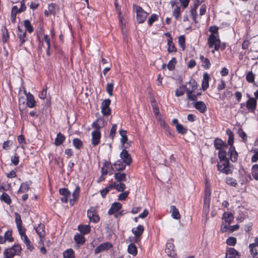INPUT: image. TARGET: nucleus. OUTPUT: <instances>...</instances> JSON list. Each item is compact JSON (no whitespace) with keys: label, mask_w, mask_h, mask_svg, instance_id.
<instances>
[{"label":"nucleus","mask_w":258,"mask_h":258,"mask_svg":"<svg viewBox=\"0 0 258 258\" xmlns=\"http://www.w3.org/2000/svg\"><path fill=\"white\" fill-rule=\"evenodd\" d=\"M21 250L22 248L20 244H14L5 250L4 258H13L16 255H19Z\"/></svg>","instance_id":"1"},{"label":"nucleus","mask_w":258,"mask_h":258,"mask_svg":"<svg viewBox=\"0 0 258 258\" xmlns=\"http://www.w3.org/2000/svg\"><path fill=\"white\" fill-rule=\"evenodd\" d=\"M208 42L209 47H214V50L212 51L213 53H214L215 50L217 51L220 48L221 41L219 36L211 34L208 39Z\"/></svg>","instance_id":"2"},{"label":"nucleus","mask_w":258,"mask_h":258,"mask_svg":"<svg viewBox=\"0 0 258 258\" xmlns=\"http://www.w3.org/2000/svg\"><path fill=\"white\" fill-rule=\"evenodd\" d=\"M134 8L137 13V20L139 23H143L146 20L148 14L145 12L142 8L138 5H134Z\"/></svg>","instance_id":"3"},{"label":"nucleus","mask_w":258,"mask_h":258,"mask_svg":"<svg viewBox=\"0 0 258 258\" xmlns=\"http://www.w3.org/2000/svg\"><path fill=\"white\" fill-rule=\"evenodd\" d=\"M87 217L91 222L97 223L100 220V218L97 213L96 209L94 207H91L87 211Z\"/></svg>","instance_id":"4"},{"label":"nucleus","mask_w":258,"mask_h":258,"mask_svg":"<svg viewBox=\"0 0 258 258\" xmlns=\"http://www.w3.org/2000/svg\"><path fill=\"white\" fill-rule=\"evenodd\" d=\"M110 103L111 100L109 99H105L101 103V112L105 116H109L111 113V109L109 107Z\"/></svg>","instance_id":"5"},{"label":"nucleus","mask_w":258,"mask_h":258,"mask_svg":"<svg viewBox=\"0 0 258 258\" xmlns=\"http://www.w3.org/2000/svg\"><path fill=\"white\" fill-rule=\"evenodd\" d=\"M34 229L40 239V242L43 243L46 233L45 225L42 223H40L37 226H35Z\"/></svg>","instance_id":"6"},{"label":"nucleus","mask_w":258,"mask_h":258,"mask_svg":"<svg viewBox=\"0 0 258 258\" xmlns=\"http://www.w3.org/2000/svg\"><path fill=\"white\" fill-rule=\"evenodd\" d=\"M222 219L224 220L225 223H222L221 225V228L223 226L225 229V231H226L231 222L233 220L234 217L231 213L224 212L223 215Z\"/></svg>","instance_id":"7"},{"label":"nucleus","mask_w":258,"mask_h":258,"mask_svg":"<svg viewBox=\"0 0 258 258\" xmlns=\"http://www.w3.org/2000/svg\"><path fill=\"white\" fill-rule=\"evenodd\" d=\"M113 245L109 242H106L99 245L95 249L94 252L95 254H98L99 253L103 252L105 251H107L112 248Z\"/></svg>","instance_id":"8"},{"label":"nucleus","mask_w":258,"mask_h":258,"mask_svg":"<svg viewBox=\"0 0 258 258\" xmlns=\"http://www.w3.org/2000/svg\"><path fill=\"white\" fill-rule=\"evenodd\" d=\"M91 144L93 146L95 147L100 143L101 133L99 131L95 130L92 132Z\"/></svg>","instance_id":"9"},{"label":"nucleus","mask_w":258,"mask_h":258,"mask_svg":"<svg viewBox=\"0 0 258 258\" xmlns=\"http://www.w3.org/2000/svg\"><path fill=\"white\" fill-rule=\"evenodd\" d=\"M144 230L143 226L139 225L136 228L132 229V232L135 236L134 242H138L140 240V238Z\"/></svg>","instance_id":"10"},{"label":"nucleus","mask_w":258,"mask_h":258,"mask_svg":"<svg viewBox=\"0 0 258 258\" xmlns=\"http://www.w3.org/2000/svg\"><path fill=\"white\" fill-rule=\"evenodd\" d=\"M257 101L255 98L250 97L246 102L245 106L249 112L253 113L256 107Z\"/></svg>","instance_id":"11"},{"label":"nucleus","mask_w":258,"mask_h":258,"mask_svg":"<svg viewBox=\"0 0 258 258\" xmlns=\"http://www.w3.org/2000/svg\"><path fill=\"white\" fill-rule=\"evenodd\" d=\"M107 121L105 120L104 117H101L93 122L92 127L99 131V129L103 128L107 124Z\"/></svg>","instance_id":"12"},{"label":"nucleus","mask_w":258,"mask_h":258,"mask_svg":"<svg viewBox=\"0 0 258 258\" xmlns=\"http://www.w3.org/2000/svg\"><path fill=\"white\" fill-rule=\"evenodd\" d=\"M165 251L169 256L173 257L175 254L174 246L172 240H169L166 243Z\"/></svg>","instance_id":"13"},{"label":"nucleus","mask_w":258,"mask_h":258,"mask_svg":"<svg viewBox=\"0 0 258 258\" xmlns=\"http://www.w3.org/2000/svg\"><path fill=\"white\" fill-rule=\"evenodd\" d=\"M120 157L122 160V161L126 165H129L131 164L132 162L131 156L125 149H123L120 153Z\"/></svg>","instance_id":"14"},{"label":"nucleus","mask_w":258,"mask_h":258,"mask_svg":"<svg viewBox=\"0 0 258 258\" xmlns=\"http://www.w3.org/2000/svg\"><path fill=\"white\" fill-rule=\"evenodd\" d=\"M122 205L120 203L115 202L112 204L111 208L109 209L108 212V215H113V214L117 213L121 208Z\"/></svg>","instance_id":"15"},{"label":"nucleus","mask_w":258,"mask_h":258,"mask_svg":"<svg viewBox=\"0 0 258 258\" xmlns=\"http://www.w3.org/2000/svg\"><path fill=\"white\" fill-rule=\"evenodd\" d=\"M210 79L209 74L205 72L203 74V79L202 83V89L203 90H206L209 87V80Z\"/></svg>","instance_id":"16"},{"label":"nucleus","mask_w":258,"mask_h":258,"mask_svg":"<svg viewBox=\"0 0 258 258\" xmlns=\"http://www.w3.org/2000/svg\"><path fill=\"white\" fill-rule=\"evenodd\" d=\"M214 145L215 149L218 150L222 149L223 148L227 147V145L226 143L224 142L219 138H216L215 139Z\"/></svg>","instance_id":"17"},{"label":"nucleus","mask_w":258,"mask_h":258,"mask_svg":"<svg viewBox=\"0 0 258 258\" xmlns=\"http://www.w3.org/2000/svg\"><path fill=\"white\" fill-rule=\"evenodd\" d=\"M228 153L230 154V159L232 162H236L238 158V154L234 146H230Z\"/></svg>","instance_id":"18"},{"label":"nucleus","mask_w":258,"mask_h":258,"mask_svg":"<svg viewBox=\"0 0 258 258\" xmlns=\"http://www.w3.org/2000/svg\"><path fill=\"white\" fill-rule=\"evenodd\" d=\"M125 165L121 160H118L114 163L113 166H111V168L114 171H121L125 169Z\"/></svg>","instance_id":"19"},{"label":"nucleus","mask_w":258,"mask_h":258,"mask_svg":"<svg viewBox=\"0 0 258 258\" xmlns=\"http://www.w3.org/2000/svg\"><path fill=\"white\" fill-rule=\"evenodd\" d=\"M27 105L29 108H33L36 105L34 96L30 93L26 94Z\"/></svg>","instance_id":"20"},{"label":"nucleus","mask_w":258,"mask_h":258,"mask_svg":"<svg viewBox=\"0 0 258 258\" xmlns=\"http://www.w3.org/2000/svg\"><path fill=\"white\" fill-rule=\"evenodd\" d=\"M194 106L201 113H204L207 109L206 104L201 101H197L194 103Z\"/></svg>","instance_id":"21"},{"label":"nucleus","mask_w":258,"mask_h":258,"mask_svg":"<svg viewBox=\"0 0 258 258\" xmlns=\"http://www.w3.org/2000/svg\"><path fill=\"white\" fill-rule=\"evenodd\" d=\"M226 258H239V255L234 248H229L226 252Z\"/></svg>","instance_id":"22"},{"label":"nucleus","mask_w":258,"mask_h":258,"mask_svg":"<svg viewBox=\"0 0 258 258\" xmlns=\"http://www.w3.org/2000/svg\"><path fill=\"white\" fill-rule=\"evenodd\" d=\"M2 32L3 42L4 43L8 42L10 39V36L8 30L7 29L6 26H3L2 27Z\"/></svg>","instance_id":"23"},{"label":"nucleus","mask_w":258,"mask_h":258,"mask_svg":"<svg viewBox=\"0 0 258 258\" xmlns=\"http://www.w3.org/2000/svg\"><path fill=\"white\" fill-rule=\"evenodd\" d=\"M167 51L169 53L176 52L177 49L173 42L172 37H170L167 39Z\"/></svg>","instance_id":"24"},{"label":"nucleus","mask_w":258,"mask_h":258,"mask_svg":"<svg viewBox=\"0 0 258 258\" xmlns=\"http://www.w3.org/2000/svg\"><path fill=\"white\" fill-rule=\"evenodd\" d=\"M18 36L19 38L20 41L21 42L20 45H22L26 40V32L25 31H23L19 27H18Z\"/></svg>","instance_id":"25"},{"label":"nucleus","mask_w":258,"mask_h":258,"mask_svg":"<svg viewBox=\"0 0 258 258\" xmlns=\"http://www.w3.org/2000/svg\"><path fill=\"white\" fill-rule=\"evenodd\" d=\"M78 229L83 235L87 234L91 231V228L89 225H80Z\"/></svg>","instance_id":"26"},{"label":"nucleus","mask_w":258,"mask_h":258,"mask_svg":"<svg viewBox=\"0 0 258 258\" xmlns=\"http://www.w3.org/2000/svg\"><path fill=\"white\" fill-rule=\"evenodd\" d=\"M65 137L61 133L57 134L56 138L55 139L54 144L56 146H59L63 143L65 140Z\"/></svg>","instance_id":"27"},{"label":"nucleus","mask_w":258,"mask_h":258,"mask_svg":"<svg viewBox=\"0 0 258 258\" xmlns=\"http://www.w3.org/2000/svg\"><path fill=\"white\" fill-rule=\"evenodd\" d=\"M170 211L171 213V215L173 218L175 219H179L180 215L178 210L174 206H171L170 207Z\"/></svg>","instance_id":"28"},{"label":"nucleus","mask_w":258,"mask_h":258,"mask_svg":"<svg viewBox=\"0 0 258 258\" xmlns=\"http://www.w3.org/2000/svg\"><path fill=\"white\" fill-rule=\"evenodd\" d=\"M74 240L75 242L79 244L83 245L86 241L85 238L84 236V235L81 234H77L74 236Z\"/></svg>","instance_id":"29"},{"label":"nucleus","mask_w":258,"mask_h":258,"mask_svg":"<svg viewBox=\"0 0 258 258\" xmlns=\"http://www.w3.org/2000/svg\"><path fill=\"white\" fill-rule=\"evenodd\" d=\"M188 89L186 88L185 85H182L179 86V88L175 90V96L177 97L182 96L185 92H186V90Z\"/></svg>","instance_id":"30"},{"label":"nucleus","mask_w":258,"mask_h":258,"mask_svg":"<svg viewBox=\"0 0 258 258\" xmlns=\"http://www.w3.org/2000/svg\"><path fill=\"white\" fill-rule=\"evenodd\" d=\"M114 178L118 182L125 181L126 180V174L125 173L117 172L114 174Z\"/></svg>","instance_id":"31"},{"label":"nucleus","mask_w":258,"mask_h":258,"mask_svg":"<svg viewBox=\"0 0 258 258\" xmlns=\"http://www.w3.org/2000/svg\"><path fill=\"white\" fill-rule=\"evenodd\" d=\"M126 134L127 132L125 130H122L119 131V134L121 137L120 142L123 145H124L125 143H126L127 145H129V143H127L128 139L126 136Z\"/></svg>","instance_id":"32"},{"label":"nucleus","mask_w":258,"mask_h":258,"mask_svg":"<svg viewBox=\"0 0 258 258\" xmlns=\"http://www.w3.org/2000/svg\"><path fill=\"white\" fill-rule=\"evenodd\" d=\"M200 58L202 62V66L205 69H209L211 66L209 59L208 58L204 57V56L202 55H200Z\"/></svg>","instance_id":"33"},{"label":"nucleus","mask_w":258,"mask_h":258,"mask_svg":"<svg viewBox=\"0 0 258 258\" xmlns=\"http://www.w3.org/2000/svg\"><path fill=\"white\" fill-rule=\"evenodd\" d=\"M29 189V185L27 182L21 183L20 188L18 190V194H23L27 192Z\"/></svg>","instance_id":"34"},{"label":"nucleus","mask_w":258,"mask_h":258,"mask_svg":"<svg viewBox=\"0 0 258 258\" xmlns=\"http://www.w3.org/2000/svg\"><path fill=\"white\" fill-rule=\"evenodd\" d=\"M3 239H5V243L8 241V242H12L14 241V239L12 236V230H8L7 231L5 234L4 237H3Z\"/></svg>","instance_id":"35"},{"label":"nucleus","mask_w":258,"mask_h":258,"mask_svg":"<svg viewBox=\"0 0 258 258\" xmlns=\"http://www.w3.org/2000/svg\"><path fill=\"white\" fill-rule=\"evenodd\" d=\"M127 251L130 254L135 256L137 254V247L134 243H131L127 247Z\"/></svg>","instance_id":"36"},{"label":"nucleus","mask_w":258,"mask_h":258,"mask_svg":"<svg viewBox=\"0 0 258 258\" xmlns=\"http://www.w3.org/2000/svg\"><path fill=\"white\" fill-rule=\"evenodd\" d=\"M63 258H75V252L72 248H69L63 252Z\"/></svg>","instance_id":"37"},{"label":"nucleus","mask_w":258,"mask_h":258,"mask_svg":"<svg viewBox=\"0 0 258 258\" xmlns=\"http://www.w3.org/2000/svg\"><path fill=\"white\" fill-rule=\"evenodd\" d=\"M47 9L48 10L49 13L53 15H55L58 10L57 5L55 4H50L48 5Z\"/></svg>","instance_id":"38"},{"label":"nucleus","mask_w":258,"mask_h":258,"mask_svg":"<svg viewBox=\"0 0 258 258\" xmlns=\"http://www.w3.org/2000/svg\"><path fill=\"white\" fill-rule=\"evenodd\" d=\"M111 165L110 162H106L104 163L103 167L101 168L102 175H107L108 173V169L111 167Z\"/></svg>","instance_id":"39"},{"label":"nucleus","mask_w":258,"mask_h":258,"mask_svg":"<svg viewBox=\"0 0 258 258\" xmlns=\"http://www.w3.org/2000/svg\"><path fill=\"white\" fill-rule=\"evenodd\" d=\"M226 151L222 149L219 150L218 157L220 161H229L226 157Z\"/></svg>","instance_id":"40"},{"label":"nucleus","mask_w":258,"mask_h":258,"mask_svg":"<svg viewBox=\"0 0 258 258\" xmlns=\"http://www.w3.org/2000/svg\"><path fill=\"white\" fill-rule=\"evenodd\" d=\"M0 199L2 201L4 202L8 205H10L12 202L10 197L6 192L3 193L0 197Z\"/></svg>","instance_id":"41"},{"label":"nucleus","mask_w":258,"mask_h":258,"mask_svg":"<svg viewBox=\"0 0 258 258\" xmlns=\"http://www.w3.org/2000/svg\"><path fill=\"white\" fill-rule=\"evenodd\" d=\"M22 239H23L24 242L26 244L27 249L32 251L34 247L32 245H31V242L27 235H24V237H22Z\"/></svg>","instance_id":"42"},{"label":"nucleus","mask_w":258,"mask_h":258,"mask_svg":"<svg viewBox=\"0 0 258 258\" xmlns=\"http://www.w3.org/2000/svg\"><path fill=\"white\" fill-rule=\"evenodd\" d=\"M251 174L254 179L258 180V164H256L252 166Z\"/></svg>","instance_id":"43"},{"label":"nucleus","mask_w":258,"mask_h":258,"mask_svg":"<svg viewBox=\"0 0 258 258\" xmlns=\"http://www.w3.org/2000/svg\"><path fill=\"white\" fill-rule=\"evenodd\" d=\"M194 91H190L189 89L186 90L187 99L191 101H196L198 99V97L196 94H194L192 93Z\"/></svg>","instance_id":"44"},{"label":"nucleus","mask_w":258,"mask_h":258,"mask_svg":"<svg viewBox=\"0 0 258 258\" xmlns=\"http://www.w3.org/2000/svg\"><path fill=\"white\" fill-rule=\"evenodd\" d=\"M226 132L228 135V145H230V146H233V144L234 143V134L229 129L227 130Z\"/></svg>","instance_id":"45"},{"label":"nucleus","mask_w":258,"mask_h":258,"mask_svg":"<svg viewBox=\"0 0 258 258\" xmlns=\"http://www.w3.org/2000/svg\"><path fill=\"white\" fill-rule=\"evenodd\" d=\"M73 144L74 146L77 149H80L83 146V142L78 138L74 139L73 141Z\"/></svg>","instance_id":"46"},{"label":"nucleus","mask_w":258,"mask_h":258,"mask_svg":"<svg viewBox=\"0 0 258 258\" xmlns=\"http://www.w3.org/2000/svg\"><path fill=\"white\" fill-rule=\"evenodd\" d=\"M24 25L26 28V30L29 33H31L33 31V27L31 25L30 22L28 20H25L24 21Z\"/></svg>","instance_id":"47"},{"label":"nucleus","mask_w":258,"mask_h":258,"mask_svg":"<svg viewBox=\"0 0 258 258\" xmlns=\"http://www.w3.org/2000/svg\"><path fill=\"white\" fill-rule=\"evenodd\" d=\"M176 129L177 132L181 135H184L187 133V128L181 124H176Z\"/></svg>","instance_id":"48"},{"label":"nucleus","mask_w":258,"mask_h":258,"mask_svg":"<svg viewBox=\"0 0 258 258\" xmlns=\"http://www.w3.org/2000/svg\"><path fill=\"white\" fill-rule=\"evenodd\" d=\"M177 62V60L175 57H173L169 61L167 64V68L169 71H172L175 68V64Z\"/></svg>","instance_id":"49"},{"label":"nucleus","mask_w":258,"mask_h":258,"mask_svg":"<svg viewBox=\"0 0 258 258\" xmlns=\"http://www.w3.org/2000/svg\"><path fill=\"white\" fill-rule=\"evenodd\" d=\"M255 76L252 71H249L246 75V80L249 83H253L254 81Z\"/></svg>","instance_id":"50"},{"label":"nucleus","mask_w":258,"mask_h":258,"mask_svg":"<svg viewBox=\"0 0 258 258\" xmlns=\"http://www.w3.org/2000/svg\"><path fill=\"white\" fill-rule=\"evenodd\" d=\"M158 16L156 14H153L151 15L148 20V24L149 26H151L153 23L158 20Z\"/></svg>","instance_id":"51"},{"label":"nucleus","mask_w":258,"mask_h":258,"mask_svg":"<svg viewBox=\"0 0 258 258\" xmlns=\"http://www.w3.org/2000/svg\"><path fill=\"white\" fill-rule=\"evenodd\" d=\"M113 86L114 84L113 82L110 83H108L106 85V91L110 96L113 95Z\"/></svg>","instance_id":"52"},{"label":"nucleus","mask_w":258,"mask_h":258,"mask_svg":"<svg viewBox=\"0 0 258 258\" xmlns=\"http://www.w3.org/2000/svg\"><path fill=\"white\" fill-rule=\"evenodd\" d=\"M180 8L177 6L173 11V16L176 20H178L180 17Z\"/></svg>","instance_id":"53"},{"label":"nucleus","mask_w":258,"mask_h":258,"mask_svg":"<svg viewBox=\"0 0 258 258\" xmlns=\"http://www.w3.org/2000/svg\"><path fill=\"white\" fill-rule=\"evenodd\" d=\"M226 183L227 184L234 187L236 186V185L237 184L236 180L232 177H227L226 179Z\"/></svg>","instance_id":"54"},{"label":"nucleus","mask_w":258,"mask_h":258,"mask_svg":"<svg viewBox=\"0 0 258 258\" xmlns=\"http://www.w3.org/2000/svg\"><path fill=\"white\" fill-rule=\"evenodd\" d=\"M222 162V163L221 164H220L219 163L217 164V169L220 172H222L223 169L225 168V166H229V161H225Z\"/></svg>","instance_id":"55"},{"label":"nucleus","mask_w":258,"mask_h":258,"mask_svg":"<svg viewBox=\"0 0 258 258\" xmlns=\"http://www.w3.org/2000/svg\"><path fill=\"white\" fill-rule=\"evenodd\" d=\"M59 194L63 196H71V192L67 188H61L59 189Z\"/></svg>","instance_id":"56"},{"label":"nucleus","mask_w":258,"mask_h":258,"mask_svg":"<svg viewBox=\"0 0 258 258\" xmlns=\"http://www.w3.org/2000/svg\"><path fill=\"white\" fill-rule=\"evenodd\" d=\"M238 134L239 136L242 138L243 142H245L247 141V135L242 128L239 129Z\"/></svg>","instance_id":"57"},{"label":"nucleus","mask_w":258,"mask_h":258,"mask_svg":"<svg viewBox=\"0 0 258 258\" xmlns=\"http://www.w3.org/2000/svg\"><path fill=\"white\" fill-rule=\"evenodd\" d=\"M178 44L182 49L185 48V37L183 35H181L178 37Z\"/></svg>","instance_id":"58"},{"label":"nucleus","mask_w":258,"mask_h":258,"mask_svg":"<svg viewBox=\"0 0 258 258\" xmlns=\"http://www.w3.org/2000/svg\"><path fill=\"white\" fill-rule=\"evenodd\" d=\"M226 243L231 246H234L236 243V239L234 237H230L227 238Z\"/></svg>","instance_id":"59"},{"label":"nucleus","mask_w":258,"mask_h":258,"mask_svg":"<svg viewBox=\"0 0 258 258\" xmlns=\"http://www.w3.org/2000/svg\"><path fill=\"white\" fill-rule=\"evenodd\" d=\"M188 83L191 85V89H189L190 91H195L198 88L197 82L195 80H190Z\"/></svg>","instance_id":"60"},{"label":"nucleus","mask_w":258,"mask_h":258,"mask_svg":"<svg viewBox=\"0 0 258 258\" xmlns=\"http://www.w3.org/2000/svg\"><path fill=\"white\" fill-rule=\"evenodd\" d=\"M80 191V188L79 186L78 185L76 187L75 189L74 190V191L73 192V197L74 198H75V200H77L78 199L79 196Z\"/></svg>","instance_id":"61"},{"label":"nucleus","mask_w":258,"mask_h":258,"mask_svg":"<svg viewBox=\"0 0 258 258\" xmlns=\"http://www.w3.org/2000/svg\"><path fill=\"white\" fill-rule=\"evenodd\" d=\"M116 129H117V125H116V124H113L112 126V127H111V130H110V134H109V138H111V139H113V138H114V137L115 136L116 131Z\"/></svg>","instance_id":"62"},{"label":"nucleus","mask_w":258,"mask_h":258,"mask_svg":"<svg viewBox=\"0 0 258 258\" xmlns=\"http://www.w3.org/2000/svg\"><path fill=\"white\" fill-rule=\"evenodd\" d=\"M11 162L15 166L18 164L19 162V157L17 154H15L14 156L11 157Z\"/></svg>","instance_id":"63"},{"label":"nucleus","mask_w":258,"mask_h":258,"mask_svg":"<svg viewBox=\"0 0 258 258\" xmlns=\"http://www.w3.org/2000/svg\"><path fill=\"white\" fill-rule=\"evenodd\" d=\"M254 152H255L251 157V162H256L258 160V149H254Z\"/></svg>","instance_id":"64"}]
</instances>
